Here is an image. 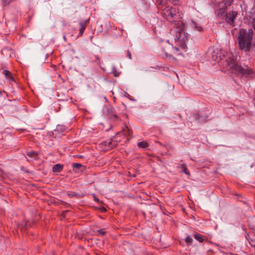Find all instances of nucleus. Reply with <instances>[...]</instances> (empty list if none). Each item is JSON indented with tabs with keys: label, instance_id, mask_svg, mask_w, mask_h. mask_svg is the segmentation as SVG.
I'll return each instance as SVG.
<instances>
[{
	"label": "nucleus",
	"instance_id": "16",
	"mask_svg": "<svg viewBox=\"0 0 255 255\" xmlns=\"http://www.w3.org/2000/svg\"><path fill=\"white\" fill-rule=\"evenodd\" d=\"M63 168V166L60 164H56L54 165L52 168V171L53 172H60Z\"/></svg>",
	"mask_w": 255,
	"mask_h": 255
},
{
	"label": "nucleus",
	"instance_id": "34",
	"mask_svg": "<svg viewBox=\"0 0 255 255\" xmlns=\"http://www.w3.org/2000/svg\"><path fill=\"white\" fill-rule=\"evenodd\" d=\"M113 73L115 77H118L119 76V74L117 72H113Z\"/></svg>",
	"mask_w": 255,
	"mask_h": 255
},
{
	"label": "nucleus",
	"instance_id": "6",
	"mask_svg": "<svg viewBox=\"0 0 255 255\" xmlns=\"http://www.w3.org/2000/svg\"><path fill=\"white\" fill-rule=\"evenodd\" d=\"M244 20L246 23H252L253 27L255 29V8H252L246 12Z\"/></svg>",
	"mask_w": 255,
	"mask_h": 255
},
{
	"label": "nucleus",
	"instance_id": "38",
	"mask_svg": "<svg viewBox=\"0 0 255 255\" xmlns=\"http://www.w3.org/2000/svg\"><path fill=\"white\" fill-rule=\"evenodd\" d=\"M68 212V211H67V210L65 211L64 212H63V213H66V212Z\"/></svg>",
	"mask_w": 255,
	"mask_h": 255
},
{
	"label": "nucleus",
	"instance_id": "9",
	"mask_svg": "<svg viewBox=\"0 0 255 255\" xmlns=\"http://www.w3.org/2000/svg\"><path fill=\"white\" fill-rule=\"evenodd\" d=\"M227 7L223 5H220L218 4V7L217 8V15L218 17H226V14L228 12H226V9Z\"/></svg>",
	"mask_w": 255,
	"mask_h": 255
},
{
	"label": "nucleus",
	"instance_id": "12",
	"mask_svg": "<svg viewBox=\"0 0 255 255\" xmlns=\"http://www.w3.org/2000/svg\"><path fill=\"white\" fill-rule=\"evenodd\" d=\"M245 237L248 240L251 246L255 248V234H253L251 236L249 233H247Z\"/></svg>",
	"mask_w": 255,
	"mask_h": 255
},
{
	"label": "nucleus",
	"instance_id": "35",
	"mask_svg": "<svg viewBox=\"0 0 255 255\" xmlns=\"http://www.w3.org/2000/svg\"><path fill=\"white\" fill-rule=\"evenodd\" d=\"M8 0H2L3 3L4 5L7 3Z\"/></svg>",
	"mask_w": 255,
	"mask_h": 255
},
{
	"label": "nucleus",
	"instance_id": "20",
	"mask_svg": "<svg viewBox=\"0 0 255 255\" xmlns=\"http://www.w3.org/2000/svg\"><path fill=\"white\" fill-rule=\"evenodd\" d=\"M137 145L139 148H145L149 146V144L147 142L143 141L138 142Z\"/></svg>",
	"mask_w": 255,
	"mask_h": 255
},
{
	"label": "nucleus",
	"instance_id": "37",
	"mask_svg": "<svg viewBox=\"0 0 255 255\" xmlns=\"http://www.w3.org/2000/svg\"><path fill=\"white\" fill-rule=\"evenodd\" d=\"M28 222H26V223H25V224H24V226H25L26 228H27V226H28Z\"/></svg>",
	"mask_w": 255,
	"mask_h": 255
},
{
	"label": "nucleus",
	"instance_id": "40",
	"mask_svg": "<svg viewBox=\"0 0 255 255\" xmlns=\"http://www.w3.org/2000/svg\"><path fill=\"white\" fill-rule=\"evenodd\" d=\"M1 92H0V95H1Z\"/></svg>",
	"mask_w": 255,
	"mask_h": 255
},
{
	"label": "nucleus",
	"instance_id": "31",
	"mask_svg": "<svg viewBox=\"0 0 255 255\" xmlns=\"http://www.w3.org/2000/svg\"><path fill=\"white\" fill-rule=\"evenodd\" d=\"M127 55L129 59H131V53L129 50L127 51Z\"/></svg>",
	"mask_w": 255,
	"mask_h": 255
},
{
	"label": "nucleus",
	"instance_id": "39",
	"mask_svg": "<svg viewBox=\"0 0 255 255\" xmlns=\"http://www.w3.org/2000/svg\"><path fill=\"white\" fill-rule=\"evenodd\" d=\"M114 116H115V117L116 118H118V117H117V116L116 115H114Z\"/></svg>",
	"mask_w": 255,
	"mask_h": 255
},
{
	"label": "nucleus",
	"instance_id": "23",
	"mask_svg": "<svg viewBox=\"0 0 255 255\" xmlns=\"http://www.w3.org/2000/svg\"><path fill=\"white\" fill-rule=\"evenodd\" d=\"M26 154L30 157H35L37 155V153L34 151H30L26 152Z\"/></svg>",
	"mask_w": 255,
	"mask_h": 255
},
{
	"label": "nucleus",
	"instance_id": "3",
	"mask_svg": "<svg viewBox=\"0 0 255 255\" xmlns=\"http://www.w3.org/2000/svg\"><path fill=\"white\" fill-rule=\"evenodd\" d=\"M254 31L252 28L248 31L245 29H241L237 38L239 48L245 52L250 51Z\"/></svg>",
	"mask_w": 255,
	"mask_h": 255
},
{
	"label": "nucleus",
	"instance_id": "25",
	"mask_svg": "<svg viewBox=\"0 0 255 255\" xmlns=\"http://www.w3.org/2000/svg\"><path fill=\"white\" fill-rule=\"evenodd\" d=\"M81 167H82V164L80 163H74L73 164V167L75 172L77 171V169H79Z\"/></svg>",
	"mask_w": 255,
	"mask_h": 255
},
{
	"label": "nucleus",
	"instance_id": "1",
	"mask_svg": "<svg viewBox=\"0 0 255 255\" xmlns=\"http://www.w3.org/2000/svg\"><path fill=\"white\" fill-rule=\"evenodd\" d=\"M225 65L227 70L238 76L248 77L254 73L253 70L247 66L243 67L239 65L233 57H230L226 59L225 61Z\"/></svg>",
	"mask_w": 255,
	"mask_h": 255
},
{
	"label": "nucleus",
	"instance_id": "36",
	"mask_svg": "<svg viewBox=\"0 0 255 255\" xmlns=\"http://www.w3.org/2000/svg\"><path fill=\"white\" fill-rule=\"evenodd\" d=\"M160 207L161 210L162 211H163L165 209L164 207L161 205H160Z\"/></svg>",
	"mask_w": 255,
	"mask_h": 255
},
{
	"label": "nucleus",
	"instance_id": "26",
	"mask_svg": "<svg viewBox=\"0 0 255 255\" xmlns=\"http://www.w3.org/2000/svg\"><path fill=\"white\" fill-rule=\"evenodd\" d=\"M97 233L102 236H104L106 233V232L104 230V229H100L98 230Z\"/></svg>",
	"mask_w": 255,
	"mask_h": 255
},
{
	"label": "nucleus",
	"instance_id": "14",
	"mask_svg": "<svg viewBox=\"0 0 255 255\" xmlns=\"http://www.w3.org/2000/svg\"><path fill=\"white\" fill-rule=\"evenodd\" d=\"M2 74L4 75L6 79L12 81H15L11 72L7 70H4L3 71Z\"/></svg>",
	"mask_w": 255,
	"mask_h": 255
},
{
	"label": "nucleus",
	"instance_id": "27",
	"mask_svg": "<svg viewBox=\"0 0 255 255\" xmlns=\"http://www.w3.org/2000/svg\"><path fill=\"white\" fill-rule=\"evenodd\" d=\"M193 241L192 238L190 236H187L185 239V242L188 243H191Z\"/></svg>",
	"mask_w": 255,
	"mask_h": 255
},
{
	"label": "nucleus",
	"instance_id": "13",
	"mask_svg": "<svg viewBox=\"0 0 255 255\" xmlns=\"http://www.w3.org/2000/svg\"><path fill=\"white\" fill-rule=\"evenodd\" d=\"M121 133L128 137L131 138L132 132L128 127L127 126H126L125 128L122 130Z\"/></svg>",
	"mask_w": 255,
	"mask_h": 255
},
{
	"label": "nucleus",
	"instance_id": "24",
	"mask_svg": "<svg viewBox=\"0 0 255 255\" xmlns=\"http://www.w3.org/2000/svg\"><path fill=\"white\" fill-rule=\"evenodd\" d=\"M67 195L70 198L75 197L78 196V194L77 193L70 191H68L67 192Z\"/></svg>",
	"mask_w": 255,
	"mask_h": 255
},
{
	"label": "nucleus",
	"instance_id": "8",
	"mask_svg": "<svg viewBox=\"0 0 255 255\" xmlns=\"http://www.w3.org/2000/svg\"><path fill=\"white\" fill-rule=\"evenodd\" d=\"M224 56L221 50L218 48L214 49L212 53V59L215 61L219 62L222 59V57Z\"/></svg>",
	"mask_w": 255,
	"mask_h": 255
},
{
	"label": "nucleus",
	"instance_id": "11",
	"mask_svg": "<svg viewBox=\"0 0 255 255\" xmlns=\"http://www.w3.org/2000/svg\"><path fill=\"white\" fill-rule=\"evenodd\" d=\"M89 19H86L85 20L81 21L79 22V26H80L79 34V36H81L83 35L84 31L85 29H86L87 24L89 22Z\"/></svg>",
	"mask_w": 255,
	"mask_h": 255
},
{
	"label": "nucleus",
	"instance_id": "28",
	"mask_svg": "<svg viewBox=\"0 0 255 255\" xmlns=\"http://www.w3.org/2000/svg\"><path fill=\"white\" fill-rule=\"evenodd\" d=\"M192 24L193 25V26H195L196 27V29L198 30V31H201L202 30V27L201 26H196V23L195 22H193V23Z\"/></svg>",
	"mask_w": 255,
	"mask_h": 255
},
{
	"label": "nucleus",
	"instance_id": "15",
	"mask_svg": "<svg viewBox=\"0 0 255 255\" xmlns=\"http://www.w3.org/2000/svg\"><path fill=\"white\" fill-rule=\"evenodd\" d=\"M194 118L197 121L201 123L206 122L207 118V117L204 118L201 117L199 113L195 114L194 115Z\"/></svg>",
	"mask_w": 255,
	"mask_h": 255
},
{
	"label": "nucleus",
	"instance_id": "7",
	"mask_svg": "<svg viewBox=\"0 0 255 255\" xmlns=\"http://www.w3.org/2000/svg\"><path fill=\"white\" fill-rule=\"evenodd\" d=\"M237 15V12L236 11H232L228 12L225 17L226 21L230 25L233 26L234 20Z\"/></svg>",
	"mask_w": 255,
	"mask_h": 255
},
{
	"label": "nucleus",
	"instance_id": "17",
	"mask_svg": "<svg viewBox=\"0 0 255 255\" xmlns=\"http://www.w3.org/2000/svg\"><path fill=\"white\" fill-rule=\"evenodd\" d=\"M66 129L67 128L65 126L58 125L56 126L55 131L62 133L65 131Z\"/></svg>",
	"mask_w": 255,
	"mask_h": 255
},
{
	"label": "nucleus",
	"instance_id": "30",
	"mask_svg": "<svg viewBox=\"0 0 255 255\" xmlns=\"http://www.w3.org/2000/svg\"><path fill=\"white\" fill-rule=\"evenodd\" d=\"M61 202L62 204V205L66 206L67 207L70 206V204L67 203L66 202H65L62 201H61Z\"/></svg>",
	"mask_w": 255,
	"mask_h": 255
},
{
	"label": "nucleus",
	"instance_id": "18",
	"mask_svg": "<svg viewBox=\"0 0 255 255\" xmlns=\"http://www.w3.org/2000/svg\"><path fill=\"white\" fill-rule=\"evenodd\" d=\"M233 0H222V1L219 2L220 5H223L225 6V7H228L230 6Z\"/></svg>",
	"mask_w": 255,
	"mask_h": 255
},
{
	"label": "nucleus",
	"instance_id": "33",
	"mask_svg": "<svg viewBox=\"0 0 255 255\" xmlns=\"http://www.w3.org/2000/svg\"><path fill=\"white\" fill-rule=\"evenodd\" d=\"M100 209L104 212H105L107 211V210L105 208H104V207H102V208H100Z\"/></svg>",
	"mask_w": 255,
	"mask_h": 255
},
{
	"label": "nucleus",
	"instance_id": "19",
	"mask_svg": "<svg viewBox=\"0 0 255 255\" xmlns=\"http://www.w3.org/2000/svg\"><path fill=\"white\" fill-rule=\"evenodd\" d=\"M164 1V3L167 4H173L174 5L178 4L180 2V0H163Z\"/></svg>",
	"mask_w": 255,
	"mask_h": 255
},
{
	"label": "nucleus",
	"instance_id": "21",
	"mask_svg": "<svg viewBox=\"0 0 255 255\" xmlns=\"http://www.w3.org/2000/svg\"><path fill=\"white\" fill-rule=\"evenodd\" d=\"M180 167L182 169V171L183 172H184V173H185L186 175H190V172L188 171L187 168V166L185 164L183 163V164H182Z\"/></svg>",
	"mask_w": 255,
	"mask_h": 255
},
{
	"label": "nucleus",
	"instance_id": "32",
	"mask_svg": "<svg viewBox=\"0 0 255 255\" xmlns=\"http://www.w3.org/2000/svg\"><path fill=\"white\" fill-rule=\"evenodd\" d=\"M94 200L95 201L98 202V203H99L100 202V200L97 198L96 197V196H94Z\"/></svg>",
	"mask_w": 255,
	"mask_h": 255
},
{
	"label": "nucleus",
	"instance_id": "4",
	"mask_svg": "<svg viewBox=\"0 0 255 255\" xmlns=\"http://www.w3.org/2000/svg\"><path fill=\"white\" fill-rule=\"evenodd\" d=\"M158 54L166 59H175L174 56L179 54V49L168 42V41H161L157 47Z\"/></svg>",
	"mask_w": 255,
	"mask_h": 255
},
{
	"label": "nucleus",
	"instance_id": "22",
	"mask_svg": "<svg viewBox=\"0 0 255 255\" xmlns=\"http://www.w3.org/2000/svg\"><path fill=\"white\" fill-rule=\"evenodd\" d=\"M194 238L200 243H202L204 241L203 236L199 234H195L194 235Z\"/></svg>",
	"mask_w": 255,
	"mask_h": 255
},
{
	"label": "nucleus",
	"instance_id": "29",
	"mask_svg": "<svg viewBox=\"0 0 255 255\" xmlns=\"http://www.w3.org/2000/svg\"><path fill=\"white\" fill-rule=\"evenodd\" d=\"M95 56V58H96V61L98 64H99V63H100V57H99L98 56H97V55H95V56Z\"/></svg>",
	"mask_w": 255,
	"mask_h": 255
},
{
	"label": "nucleus",
	"instance_id": "5",
	"mask_svg": "<svg viewBox=\"0 0 255 255\" xmlns=\"http://www.w3.org/2000/svg\"><path fill=\"white\" fill-rule=\"evenodd\" d=\"M163 0H158V8L162 10L163 17L169 22L175 21L177 18V11L175 8L170 7L169 4L164 3Z\"/></svg>",
	"mask_w": 255,
	"mask_h": 255
},
{
	"label": "nucleus",
	"instance_id": "2",
	"mask_svg": "<svg viewBox=\"0 0 255 255\" xmlns=\"http://www.w3.org/2000/svg\"><path fill=\"white\" fill-rule=\"evenodd\" d=\"M184 27L185 25L181 21H178L170 30L171 34L174 36L175 41L178 42L179 46L183 49L186 47V43L189 38L188 34L183 32Z\"/></svg>",
	"mask_w": 255,
	"mask_h": 255
},
{
	"label": "nucleus",
	"instance_id": "10",
	"mask_svg": "<svg viewBox=\"0 0 255 255\" xmlns=\"http://www.w3.org/2000/svg\"><path fill=\"white\" fill-rule=\"evenodd\" d=\"M102 145L104 146L105 150H109L115 147L117 143L116 141H113L112 139H108L102 142Z\"/></svg>",
	"mask_w": 255,
	"mask_h": 255
}]
</instances>
